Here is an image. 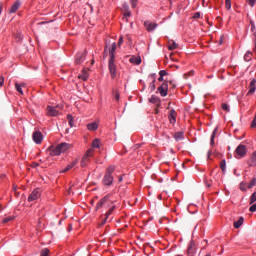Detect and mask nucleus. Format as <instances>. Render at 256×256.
I'll use <instances>...</instances> for the list:
<instances>
[{"mask_svg": "<svg viewBox=\"0 0 256 256\" xmlns=\"http://www.w3.org/2000/svg\"><path fill=\"white\" fill-rule=\"evenodd\" d=\"M115 49H117V43H112L111 47L108 49L109 51V61L108 67L111 75V79H115L117 77V66L115 65Z\"/></svg>", "mask_w": 256, "mask_h": 256, "instance_id": "obj_1", "label": "nucleus"}, {"mask_svg": "<svg viewBox=\"0 0 256 256\" xmlns=\"http://www.w3.org/2000/svg\"><path fill=\"white\" fill-rule=\"evenodd\" d=\"M71 147H73V145L65 142L58 144L56 147L50 146L49 147L50 155H52V157H57L61 153H65V151H69Z\"/></svg>", "mask_w": 256, "mask_h": 256, "instance_id": "obj_2", "label": "nucleus"}, {"mask_svg": "<svg viewBox=\"0 0 256 256\" xmlns=\"http://www.w3.org/2000/svg\"><path fill=\"white\" fill-rule=\"evenodd\" d=\"M113 173H115V166L108 167L103 177V185H106L108 187H111V185H113Z\"/></svg>", "mask_w": 256, "mask_h": 256, "instance_id": "obj_3", "label": "nucleus"}, {"mask_svg": "<svg viewBox=\"0 0 256 256\" xmlns=\"http://www.w3.org/2000/svg\"><path fill=\"white\" fill-rule=\"evenodd\" d=\"M109 197H111V195L108 194L97 203L96 211H99V209L103 207H111V205H113V201H109Z\"/></svg>", "mask_w": 256, "mask_h": 256, "instance_id": "obj_4", "label": "nucleus"}, {"mask_svg": "<svg viewBox=\"0 0 256 256\" xmlns=\"http://www.w3.org/2000/svg\"><path fill=\"white\" fill-rule=\"evenodd\" d=\"M247 155V147L243 144H240L235 150V158L243 159Z\"/></svg>", "mask_w": 256, "mask_h": 256, "instance_id": "obj_5", "label": "nucleus"}, {"mask_svg": "<svg viewBox=\"0 0 256 256\" xmlns=\"http://www.w3.org/2000/svg\"><path fill=\"white\" fill-rule=\"evenodd\" d=\"M86 57H87V50H85L84 52H79L75 56V64L76 65H81L82 63H85Z\"/></svg>", "mask_w": 256, "mask_h": 256, "instance_id": "obj_6", "label": "nucleus"}, {"mask_svg": "<svg viewBox=\"0 0 256 256\" xmlns=\"http://www.w3.org/2000/svg\"><path fill=\"white\" fill-rule=\"evenodd\" d=\"M39 197H41V189L36 188L29 195L28 201H29V203H31L33 201H37V199H39Z\"/></svg>", "mask_w": 256, "mask_h": 256, "instance_id": "obj_7", "label": "nucleus"}, {"mask_svg": "<svg viewBox=\"0 0 256 256\" xmlns=\"http://www.w3.org/2000/svg\"><path fill=\"white\" fill-rule=\"evenodd\" d=\"M169 90V84L167 82H163L161 86L158 87V92L161 97H167V91Z\"/></svg>", "mask_w": 256, "mask_h": 256, "instance_id": "obj_8", "label": "nucleus"}, {"mask_svg": "<svg viewBox=\"0 0 256 256\" xmlns=\"http://www.w3.org/2000/svg\"><path fill=\"white\" fill-rule=\"evenodd\" d=\"M32 139L34 143L40 145V143H42L43 141V134L41 133V131H35L32 135Z\"/></svg>", "mask_w": 256, "mask_h": 256, "instance_id": "obj_9", "label": "nucleus"}, {"mask_svg": "<svg viewBox=\"0 0 256 256\" xmlns=\"http://www.w3.org/2000/svg\"><path fill=\"white\" fill-rule=\"evenodd\" d=\"M113 211H115V205L110 204V208L106 212L105 217H104V219L101 222V225H105V223H107V219H109V217H111V215H113Z\"/></svg>", "mask_w": 256, "mask_h": 256, "instance_id": "obj_10", "label": "nucleus"}, {"mask_svg": "<svg viewBox=\"0 0 256 256\" xmlns=\"http://www.w3.org/2000/svg\"><path fill=\"white\" fill-rule=\"evenodd\" d=\"M144 27L149 32L155 31V29H157V23L146 21V22H144Z\"/></svg>", "mask_w": 256, "mask_h": 256, "instance_id": "obj_11", "label": "nucleus"}, {"mask_svg": "<svg viewBox=\"0 0 256 256\" xmlns=\"http://www.w3.org/2000/svg\"><path fill=\"white\" fill-rule=\"evenodd\" d=\"M47 115L48 117H57V115H59V111H57V109H55L53 106H48Z\"/></svg>", "mask_w": 256, "mask_h": 256, "instance_id": "obj_12", "label": "nucleus"}, {"mask_svg": "<svg viewBox=\"0 0 256 256\" xmlns=\"http://www.w3.org/2000/svg\"><path fill=\"white\" fill-rule=\"evenodd\" d=\"M77 163H79V159L73 160L70 164L66 166L64 170L61 171V173H67V171H71V169H73V167H75Z\"/></svg>", "mask_w": 256, "mask_h": 256, "instance_id": "obj_13", "label": "nucleus"}, {"mask_svg": "<svg viewBox=\"0 0 256 256\" xmlns=\"http://www.w3.org/2000/svg\"><path fill=\"white\" fill-rule=\"evenodd\" d=\"M249 89L250 90L248 91L247 95H253L256 90V79H252L249 85Z\"/></svg>", "mask_w": 256, "mask_h": 256, "instance_id": "obj_14", "label": "nucleus"}, {"mask_svg": "<svg viewBox=\"0 0 256 256\" xmlns=\"http://www.w3.org/2000/svg\"><path fill=\"white\" fill-rule=\"evenodd\" d=\"M173 137L175 141H183V139H185V134L183 133V131H178L174 133Z\"/></svg>", "mask_w": 256, "mask_h": 256, "instance_id": "obj_15", "label": "nucleus"}, {"mask_svg": "<svg viewBox=\"0 0 256 256\" xmlns=\"http://www.w3.org/2000/svg\"><path fill=\"white\" fill-rule=\"evenodd\" d=\"M87 129L88 131H97L99 129V123L97 122H92L87 124Z\"/></svg>", "mask_w": 256, "mask_h": 256, "instance_id": "obj_16", "label": "nucleus"}, {"mask_svg": "<svg viewBox=\"0 0 256 256\" xmlns=\"http://www.w3.org/2000/svg\"><path fill=\"white\" fill-rule=\"evenodd\" d=\"M21 7V1L17 0L11 7L10 13H17L18 9Z\"/></svg>", "mask_w": 256, "mask_h": 256, "instance_id": "obj_17", "label": "nucleus"}, {"mask_svg": "<svg viewBox=\"0 0 256 256\" xmlns=\"http://www.w3.org/2000/svg\"><path fill=\"white\" fill-rule=\"evenodd\" d=\"M130 63H132L133 65H141V57H137V56H132L129 59Z\"/></svg>", "mask_w": 256, "mask_h": 256, "instance_id": "obj_18", "label": "nucleus"}, {"mask_svg": "<svg viewBox=\"0 0 256 256\" xmlns=\"http://www.w3.org/2000/svg\"><path fill=\"white\" fill-rule=\"evenodd\" d=\"M177 47H179V44L175 43V41L170 40L168 42V49H169V51H173V50L177 49Z\"/></svg>", "mask_w": 256, "mask_h": 256, "instance_id": "obj_19", "label": "nucleus"}, {"mask_svg": "<svg viewBox=\"0 0 256 256\" xmlns=\"http://www.w3.org/2000/svg\"><path fill=\"white\" fill-rule=\"evenodd\" d=\"M250 167H253L256 165V151L252 153V156L249 160Z\"/></svg>", "mask_w": 256, "mask_h": 256, "instance_id": "obj_20", "label": "nucleus"}, {"mask_svg": "<svg viewBox=\"0 0 256 256\" xmlns=\"http://www.w3.org/2000/svg\"><path fill=\"white\" fill-rule=\"evenodd\" d=\"M195 253V242H191L188 246V254L193 255Z\"/></svg>", "mask_w": 256, "mask_h": 256, "instance_id": "obj_21", "label": "nucleus"}, {"mask_svg": "<svg viewBox=\"0 0 256 256\" xmlns=\"http://www.w3.org/2000/svg\"><path fill=\"white\" fill-rule=\"evenodd\" d=\"M243 221H245V219L243 217H240L238 219V221H235L234 222L235 229H239V227H241V225H243Z\"/></svg>", "mask_w": 256, "mask_h": 256, "instance_id": "obj_22", "label": "nucleus"}, {"mask_svg": "<svg viewBox=\"0 0 256 256\" xmlns=\"http://www.w3.org/2000/svg\"><path fill=\"white\" fill-rule=\"evenodd\" d=\"M78 79H82V81H87V79H89V74L87 73V71H83L79 76Z\"/></svg>", "mask_w": 256, "mask_h": 256, "instance_id": "obj_23", "label": "nucleus"}, {"mask_svg": "<svg viewBox=\"0 0 256 256\" xmlns=\"http://www.w3.org/2000/svg\"><path fill=\"white\" fill-rule=\"evenodd\" d=\"M175 117H176V112L175 110H171L170 111V115H169V119H170V123H175Z\"/></svg>", "mask_w": 256, "mask_h": 256, "instance_id": "obj_24", "label": "nucleus"}, {"mask_svg": "<svg viewBox=\"0 0 256 256\" xmlns=\"http://www.w3.org/2000/svg\"><path fill=\"white\" fill-rule=\"evenodd\" d=\"M93 153H95V150L93 148H90L86 151L84 157H86L87 159H89V157H93Z\"/></svg>", "mask_w": 256, "mask_h": 256, "instance_id": "obj_25", "label": "nucleus"}, {"mask_svg": "<svg viewBox=\"0 0 256 256\" xmlns=\"http://www.w3.org/2000/svg\"><path fill=\"white\" fill-rule=\"evenodd\" d=\"M88 163H89V158H87V156H83L81 160V167H87Z\"/></svg>", "mask_w": 256, "mask_h": 256, "instance_id": "obj_26", "label": "nucleus"}, {"mask_svg": "<svg viewBox=\"0 0 256 256\" xmlns=\"http://www.w3.org/2000/svg\"><path fill=\"white\" fill-rule=\"evenodd\" d=\"M220 169L222 170L223 173H225V171L227 169V162L225 160H221Z\"/></svg>", "mask_w": 256, "mask_h": 256, "instance_id": "obj_27", "label": "nucleus"}, {"mask_svg": "<svg viewBox=\"0 0 256 256\" xmlns=\"http://www.w3.org/2000/svg\"><path fill=\"white\" fill-rule=\"evenodd\" d=\"M99 147H100L99 139H94L92 142V149H99Z\"/></svg>", "mask_w": 256, "mask_h": 256, "instance_id": "obj_28", "label": "nucleus"}, {"mask_svg": "<svg viewBox=\"0 0 256 256\" xmlns=\"http://www.w3.org/2000/svg\"><path fill=\"white\" fill-rule=\"evenodd\" d=\"M250 25H251V31L256 39V27H255V22L253 20H250Z\"/></svg>", "mask_w": 256, "mask_h": 256, "instance_id": "obj_29", "label": "nucleus"}, {"mask_svg": "<svg viewBox=\"0 0 256 256\" xmlns=\"http://www.w3.org/2000/svg\"><path fill=\"white\" fill-rule=\"evenodd\" d=\"M255 185H256V177L252 178V180L248 184L247 188L248 189H253V187H255Z\"/></svg>", "mask_w": 256, "mask_h": 256, "instance_id": "obj_30", "label": "nucleus"}, {"mask_svg": "<svg viewBox=\"0 0 256 256\" xmlns=\"http://www.w3.org/2000/svg\"><path fill=\"white\" fill-rule=\"evenodd\" d=\"M251 57H253V53L251 52H247L245 55H244V61H251Z\"/></svg>", "mask_w": 256, "mask_h": 256, "instance_id": "obj_31", "label": "nucleus"}, {"mask_svg": "<svg viewBox=\"0 0 256 256\" xmlns=\"http://www.w3.org/2000/svg\"><path fill=\"white\" fill-rule=\"evenodd\" d=\"M67 119H68V123H69L70 127H74L75 124L73 123V116L71 114H68Z\"/></svg>", "mask_w": 256, "mask_h": 256, "instance_id": "obj_32", "label": "nucleus"}, {"mask_svg": "<svg viewBox=\"0 0 256 256\" xmlns=\"http://www.w3.org/2000/svg\"><path fill=\"white\" fill-rule=\"evenodd\" d=\"M15 87H16V91H18V93L23 95V89L21 88V87H23V85H20L19 83H16Z\"/></svg>", "mask_w": 256, "mask_h": 256, "instance_id": "obj_33", "label": "nucleus"}, {"mask_svg": "<svg viewBox=\"0 0 256 256\" xmlns=\"http://www.w3.org/2000/svg\"><path fill=\"white\" fill-rule=\"evenodd\" d=\"M256 201V191L250 197V205H253Z\"/></svg>", "mask_w": 256, "mask_h": 256, "instance_id": "obj_34", "label": "nucleus"}, {"mask_svg": "<svg viewBox=\"0 0 256 256\" xmlns=\"http://www.w3.org/2000/svg\"><path fill=\"white\" fill-rule=\"evenodd\" d=\"M149 101H150V103H158L159 102V98L157 96H151Z\"/></svg>", "mask_w": 256, "mask_h": 256, "instance_id": "obj_35", "label": "nucleus"}, {"mask_svg": "<svg viewBox=\"0 0 256 256\" xmlns=\"http://www.w3.org/2000/svg\"><path fill=\"white\" fill-rule=\"evenodd\" d=\"M15 219V217L13 216H9V217H6L2 220L3 223H9V221H13Z\"/></svg>", "mask_w": 256, "mask_h": 256, "instance_id": "obj_36", "label": "nucleus"}, {"mask_svg": "<svg viewBox=\"0 0 256 256\" xmlns=\"http://www.w3.org/2000/svg\"><path fill=\"white\" fill-rule=\"evenodd\" d=\"M40 256H49V249H42Z\"/></svg>", "mask_w": 256, "mask_h": 256, "instance_id": "obj_37", "label": "nucleus"}, {"mask_svg": "<svg viewBox=\"0 0 256 256\" xmlns=\"http://www.w3.org/2000/svg\"><path fill=\"white\" fill-rule=\"evenodd\" d=\"M225 8L228 11L231 10V0H225Z\"/></svg>", "mask_w": 256, "mask_h": 256, "instance_id": "obj_38", "label": "nucleus"}, {"mask_svg": "<svg viewBox=\"0 0 256 256\" xmlns=\"http://www.w3.org/2000/svg\"><path fill=\"white\" fill-rule=\"evenodd\" d=\"M240 189H241V191H247V183L242 182V183L240 184Z\"/></svg>", "mask_w": 256, "mask_h": 256, "instance_id": "obj_39", "label": "nucleus"}, {"mask_svg": "<svg viewBox=\"0 0 256 256\" xmlns=\"http://www.w3.org/2000/svg\"><path fill=\"white\" fill-rule=\"evenodd\" d=\"M210 145H215V131L211 135Z\"/></svg>", "mask_w": 256, "mask_h": 256, "instance_id": "obj_40", "label": "nucleus"}, {"mask_svg": "<svg viewBox=\"0 0 256 256\" xmlns=\"http://www.w3.org/2000/svg\"><path fill=\"white\" fill-rule=\"evenodd\" d=\"M150 91H155V79L149 85Z\"/></svg>", "mask_w": 256, "mask_h": 256, "instance_id": "obj_41", "label": "nucleus"}, {"mask_svg": "<svg viewBox=\"0 0 256 256\" xmlns=\"http://www.w3.org/2000/svg\"><path fill=\"white\" fill-rule=\"evenodd\" d=\"M222 109H223V111H226L227 113H229V111H230L229 105H227L225 103L222 104Z\"/></svg>", "mask_w": 256, "mask_h": 256, "instance_id": "obj_42", "label": "nucleus"}, {"mask_svg": "<svg viewBox=\"0 0 256 256\" xmlns=\"http://www.w3.org/2000/svg\"><path fill=\"white\" fill-rule=\"evenodd\" d=\"M122 9H123L124 13L127 12V11H130V10H129V4L124 3V4L122 5Z\"/></svg>", "mask_w": 256, "mask_h": 256, "instance_id": "obj_43", "label": "nucleus"}, {"mask_svg": "<svg viewBox=\"0 0 256 256\" xmlns=\"http://www.w3.org/2000/svg\"><path fill=\"white\" fill-rule=\"evenodd\" d=\"M248 5H250V7H254L256 0H247Z\"/></svg>", "mask_w": 256, "mask_h": 256, "instance_id": "obj_44", "label": "nucleus"}, {"mask_svg": "<svg viewBox=\"0 0 256 256\" xmlns=\"http://www.w3.org/2000/svg\"><path fill=\"white\" fill-rule=\"evenodd\" d=\"M249 211H250L251 213H255V211H256V204H253V205L249 208Z\"/></svg>", "mask_w": 256, "mask_h": 256, "instance_id": "obj_45", "label": "nucleus"}, {"mask_svg": "<svg viewBox=\"0 0 256 256\" xmlns=\"http://www.w3.org/2000/svg\"><path fill=\"white\" fill-rule=\"evenodd\" d=\"M124 17H125V19H127V17H131V10L124 12Z\"/></svg>", "mask_w": 256, "mask_h": 256, "instance_id": "obj_46", "label": "nucleus"}, {"mask_svg": "<svg viewBox=\"0 0 256 256\" xmlns=\"http://www.w3.org/2000/svg\"><path fill=\"white\" fill-rule=\"evenodd\" d=\"M132 8L135 9L137 7V0H131Z\"/></svg>", "mask_w": 256, "mask_h": 256, "instance_id": "obj_47", "label": "nucleus"}, {"mask_svg": "<svg viewBox=\"0 0 256 256\" xmlns=\"http://www.w3.org/2000/svg\"><path fill=\"white\" fill-rule=\"evenodd\" d=\"M159 75H160V77H165V75H167V71L161 70V71L159 72Z\"/></svg>", "mask_w": 256, "mask_h": 256, "instance_id": "obj_48", "label": "nucleus"}, {"mask_svg": "<svg viewBox=\"0 0 256 256\" xmlns=\"http://www.w3.org/2000/svg\"><path fill=\"white\" fill-rule=\"evenodd\" d=\"M123 45V37L121 36L118 40V47H121Z\"/></svg>", "mask_w": 256, "mask_h": 256, "instance_id": "obj_49", "label": "nucleus"}, {"mask_svg": "<svg viewBox=\"0 0 256 256\" xmlns=\"http://www.w3.org/2000/svg\"><path fill=\"white\" fill-rule=\"evenodd\" d=\"M3 83H5V78H3V76H0V87H3Z\"/></svg>", "mask_w": 256, "mask_h": 256, "instance_id": "obj_50", "label": "nucleus"}, {"mask_svg": "<svg viewBox=\"0 0 256 256\" xmlns=\"http://www.w3.org/2000/svg\"><path fill=\"white\" fill-rule=\"evenodd\" d=\"M251 127H252V129H255V127H256V118L253 119V121L251 123Z\"/></svg>", "mask_w": 256, "mask_h": 256, "instance_id": "obj_51", "label": "nucleus"}, {"mask_svg": "<svg viewBox=\"0 0 256 256\" xmlns=\"http://www.w3.org/2000/svg\"><path fill=\"white\" fill-rule=\"evenodd\" d=\"M115 100L119 101V91H115Z\"/></svg>", "mask_w": 256, "mask_h": 256, "instance_id": "obj_52", "label": "nucleus"}, {"mask_svg": "<svg viewBox=\"0 0 256 256\" xmlns=\"http://www.w3.org/2000/svg\"><path fill=\"white\" fill-rule=\"evenodd\" d=\"M189 75H193V72H189L188 74H184V75H183V78H184V79H188V78H189Z\"/></svg>", "mask_w": 256, "mask_h": 256, "instance_id": "obj_53", "label": "nucleus"}, {"mask_svg": "<svg viewBox=\"0 0 256 256\" xmlns=\"http://www.w3.org/2000/svg\"><path fill=\"white\" fill-rule=\"evenodd\" d=\"M201 17V14L199 12H196L194 14V19H199Z\"/></svg>", "mask_w": 256, "mask_h": 256, "instance_id": "obj_54", "label": "nucleus"}, {"mask_svg": "<svg viewBox=\"0 0 256 256\" xmlns=\"http://www.w3.org/2000/svg\"><path fill=\"white\" fill-rule=\"evenodd\" d=\"M1 13H3V4H2V2H0V15H1Z\"/></svg>", "mask_w": 256, "mask_h": 256, "instance_id": "obj_55", "label": "nucleus"}, {"mask_svg": "<svg viewBox=\"0 0 256 256\" xmlns=\"http://www.w3.org/2000/svg\"><path fill=\"white\" fill-rule=\"evenodd\" d=\"M68 231H73V226L71 224L68 226Z\"/></svg>", "mask_w": 256, "mask_h": 256, "instance_id": "obj_56", "label": "nucleus"}, {"mask_svg": "<svg viewBox=\"0 0 256 256\" xmlns=\"http://www.w3.org/2000/svg\"><path fill=\"white\" fill-rule=\"evenodd\" d=\"M118 181H119V183H121V181H123V176H119Z\"/></svg>", "mask_w": 256, "mask_h": 256, "instance_id": "obj_57", "label": "nucleus"}, {"mask_svg": "<svg viewBox=\"0 0 256 256\" xmlns=\"http://www.w3.org/2000/svg\"><path fill=\"white\" fill-rule=\"evenodd\" d=\"M158 81H163V76H160L159 78H158Z\"/></svg>", "mask_w": 256, "mask_h": 256, "instance_id": "obj_58", "label": "nucleus"}, {"mask_svg": "<svg viewBox=\"0 0 256 256\" xmlns=\"http://www.w3.org/2000/svg\"><path fill=\"white\" fill-rule=\"evenodd\" d=\"M13 191L17 192V186H13Z\"/></svg>", "mask_w": 256, "mask_h": 256, "instance_id": "obj_59", "label": "nucleus"}, {"mask_svg": "<svg viewBox=\"0 0 256 256\" xmlns=\"http://www.w3.org/2000/svg\"><path fill=\"white\" fill-rule=\"evenodd\" d=\"M15 193V195H16V197H19V192H14Z\"/></svg>", "mask_w": 256, "mask_h": 256, "instance_id": "obj_60", "label": "nucleus"}, {"mask_svg": "<svg viewBox=\"0 0 256 256\" xmlns=\"http://www.w3.org/2000/svg\"><path fill=\"white\" fill-rule=\"evenodd\" d=\"M47 22H40L39 25H45Z\"/></svg>", "mask_w": 256, "mask_h": 256, "instance_id": "obj_61", "label": "nucleus"}, {"mask_svg": "<svg viewBox=\"0 0 256 256\" xmlns=\"http://www.w3.org/2000/svg\"><path fill=\"white\" fill-rule=\"evenodd\" d=\"M254 51H256V40H255V47H254Z\"/></svg>", "mask_w": 256, "mask_h": 256, "instance_id": "obj_62", "label": "nucleus"}, {"mask_svg": "<svg viewBox=\"0 0 256 256\" xmlns=\"http://www.w3.org/2000/svg\"><path fill=\"white\" fill-rule=\"evenodd\" d=\"M170 85H173V81H169Z\"/></svg>", "mask_w": 256, "mask_h": 256, "instance_id": "obj_63", "label": "nucleus"}, {"mask_svg": "<svg viewBox=\"0 0 256 256\" xmlns=\"http://www.w3.org/2000/svg\"><path fill=\"white\" fill-rule=\"evenodd\" d=\"M176 256H183V255H176Z\"/></svg>", "mask_w": 256, "mask_h": 256, "instance_id": "obj_64", "label": "nucleus"}]
</instances>
